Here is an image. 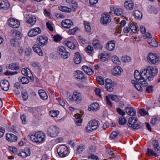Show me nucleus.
<instances>
[{
  "mask_svg": "<svg viewBox=\"0 0 160 160\" xmlns=\"http://www.w3.org/2000/svg\"><path fill=\"white\" fill-rule=\"evenodd\" d=\"M32 48L34 51L36 52L38 55L40 56H43V52L39 45L36 44H34L33 45Z\"/></svg>",
  "mask_w": 160,
  "mask_h": 160,
  "instance_id": "nucleus-27",
  "label": "nucleus"
},
{
  "mask_svg": "<svg viewBox=\"0 0 160 160\" xmlns=\"http://www.w3.org/2000/svg\"><path fill=\"white\" fill-rule=\"evenodd\" d=\"M138 121V119L137 118L130 117L128 120V125L129 127H132V125L136 123Z\"/></svg>",
  "mask_w": 160,
  "mask_h": 160,
  "instance_id": "nucleus-33",
  "label": "nucleus"
},
{
  "mask_svg": "<svg viewBox=\"0 0 160 160\" xmlns=\"http://www.w3.org/2000/svg\"><path fill=\"white\" fill-rule=\"evenodd\" d=\"M129 27L130 29L133 32L135 33L137 32V29L136 26L135 25L133 24H131L130 25Z\"/></svg>",
  "mask_w": 160,
  "mask_h": 160,
  "instance_id": "nucleus-57",
  "label": "nucleus"
},
{
  "mask_svg": "<svg viewBox=\"0 0 160 160\" xmlns=\"http://www.w3.org/2000/svg\"><path fill=\"white\" fill-rule=\"evenodd\" d=\"M64 43L67 46L72 49H74L76 47L74 43L72 42L65 41Z\"/></svg>",
  "mask_w": 160,
  "mask_h": 160,
  "instance_id": "nucleus-39",
  "label": "nucleus"
},
{
  "mask_svg": "<svg viewBox=\"0 0 160 160\" xmlns=\"http://www.w3.org/2000/svg\"><path fill=\"white\" fill-rule=\"evenodd\" d=\"M115 42L114 41H109L106 44V47L109 51H111L114 49Z\"/></svg>",
  "mask_w": 160,
  "mask_h": 160,
  "instance_id": "nucleus-25",
  "label": "nucleus"
},
{
  "mask_svg": "<svg viewBox=\"0 0 160 160\" xmlns=\"http://www.w3.org/2000/svg\"><path fill=\"white\" fill-rule=\"evenodd\" d=\"M113 85L111 84H106L105 88L106 90L110 92L113 91Z\"/></svg>",
  "mask_w": 160,
  "mask_h": 160,
  "instance_id": "nucleus-46",
  "label": "nucleus"
},
{
  "mask_svg": "<svg viewBox=\"0 0 160 160\" xmlns=\"http://www.w3.org/2000/svg\"><path fill=\"white\" fill-rule=\"evenodd\" d=\"M60 56L63 58L67 59L70 56V53L66 51V52L62 53L60 55Z\"/></svg>",
  "mask_w": 160,
  "mask_h": 160,
  "instance_id": "nucleus-56",
  "label": "nucleus"
},
{
  "mask_svg": "<svg viewBox=\"0 0 160 160\" xmlns=\"http://www.w3.org/2000/svg\"><path fill=\"white\" fill-rule=\"evenodd\" d=\"M148 62L150 64H155L158 63L159 61V58L154 53H150L147 57Z\"/></svg>",
  "mask_w": 160,
  "mask_h": 160,
  "instance_id": "nucleus-3",
  "label": "nucleus"
},
{
  "mask_svg": "<svg viewBox=\"0 0 160 160\" xmlns=\"http://www.w3.org/2000/svg\"><path fill=\"white\" fill-rule=\"evenodd\" d=\"M58 9L60 11L67 13L70 12L72 11L71 8L64 6H60L58 7Z\"/></svg>",
  "mask_w": 160,
  "mask_h": 160,
  "instance_id": "nucleus-37",
  "label": "nucleus"
},
{
  "mask_svg": "<svg viewBox=\"0 0 160 160\" xmlns=\"http://www.w3.org/2000/svg\"><path fill=\"white\" fill-rule=\"evenodd\" d=\"M6 139L10 142L17 141L18 138L17 136L12 133L8 134L6 137Z\"/></svg>",
  "mask_w": 160,
  "mask_h": 160,
  "instance_id": "nucleus-26",
  "label": "nucleus"
},
{
  "mask_svg": "<svg viewBox=\"0 0 160 160\" xmlns=\"http://www.w3.org/2000/svg\"><path fill=\"white\" fill-rule=\"evenodd\" d=\"M145 74H147V72L145 71V69L142 70V71H141L140 73L138 70H135L134 73V78L136 80H138L140 79Z\"/></svg>",
  "mask_w": 160,
  "mask_h": 160,
  "instance_id": "nucleus-18",
  "label": "nucleus"
},
{
  "mask_svg": "<svg viewBox=\"0 0 160 160\" xmlns=\"http://www.w3.org/2000/svg\"><path fill=\"white\" fill-rule=\"evenodd\" d=\"M146 154L148 156H154L155 157H158L159 156L155 151L149 148H148Z\"/></svg>",
  "mask_w": 160,
  "mask_h": 160,
  "instance_id": "nucleus-35",
  "label": "nucleus"
},
{
  "mask_svg": "<svg viewBox=\"0 0 160 160\" xmlns=\"http://www.w3.org/2000/svg\"><path fill=\"white\" fill-rule=\"evenodd\" d=\"M99 104L95 102L88 106V110L89 111L96 110L99 109Z\"/></svg>",
  "mask_w": 160,
  "mask_h": 160,
  "instance_id": "nucleus-34",
  "label": "nucleus"
},
{
  "mask_svg": "<svg viewBox=\"0 0 160 160\" xmlns=\"http://www.w3.org/2000/svg\"><path fill=\"white\" fill-rule=\"evenodd\" d=\"M112 61L115 64L119 65L121 63V62L118 58L116 56H113L111 58Z\"/></svg>",
  "mask_w": 160,
  "mask_h": 160,
  "instance_id": "nucleus-42",
  "label": "nucleus"
},
{
  "mask_svg": "<svg viewBox=\"0 0 160 160\" xmlns=\"http://www.w3.org/2000/svg\"><path fill=\"white\" fill-rule=\"evenodd\" d=\"M125 110L127 114L130 116H134L136 115V112L133 107H126Z\"/></svg>",
  "mask_w": 160,
  "mask_h": 160,
  "instance_id": "nucleus-20",
  "label": "nucleus"
},
{
  "mask_svg": "<svg viewBox=\"0 0 160 160\" xmlns=\"http://www.w3.org/2000/svg\"><path fill=\"white\" fill-rule=\"evenodd\" d=\"M74 76L75 78L80 80L81 81H85L86 80V78L84 76V73L81 71H76L74 73Z\"/></svg>",
  "mask_w": 160,
  "mask_h": 160,
  "instance_id": "nucleus-11",
  "label": "nucleus"
},
{
  "mask_svg": "<svg viewBox=\"0 0 160 160\" xmlns=\"http://www.w3.org/2000/svg\"><path fill=\"white\" fill-rule=\"evenodd\" d=\"M124 6L127 9L132 10L134 7L133 2L132 0L127 1L124 2Z\"/></svg>",
  "mask_w": 160,
  "mask_h": 160,
  "instance_id": "nucleus-24",
  "label": "nucleus"
},
{
  "mask_svg": "<svg viewBox=\"0 0 160 160\" xmlns=\"http://www.w3.org/2000/svg\"><path fill=\"white\" fill-rule=\"evenodd\" d=\"M58 52L60 55L63 52H66V51L65 48L62 46H59L58 48Z\"/></svg>",
  "mask_w": 160,
  "mask_h": 160,
  "instance_id": "nucleus-54",
  "label": "nucleus"
},
{
  "mask_svg": "<svg viewBox=\"0 0 160 160\" xmlns=\"http://www.w3.org/2000/svg\"><path fill=\"white\" fill-rule=\"evenodd\" d=\"M152 144L154 150L158 154L160 153V147L159 143L157 140H154L152 142Z\"/></svg>",
  "mask_w": 160,
  "mask_h": 160,
  "instance_id": "nucleus-22",
  "label": "nucleus"
},
{
  "mask_svg": "<svg viewBox=\"0 0 160 160\" xmlns=\"http://www.w3.org/2000/svg\"><path fill=\"white\" fill-rule=\"evenodd\" d=\"M111 21L110 16L108 13L102 14V17L100 19L101 23L105 26L107 25Z\"/></svg>",
  "mask_w": 160,
  "mask_h": 160,
  "instance_id": "nucleus-6",
  "label": "nucleus"
},
{
  "mask_svg": "<svg viewBox=\"0 0 160 160\" xmlns=\"http://www.w3.org/2000/svg\"><path fill=\"white\" fill-rule=\"evenodd\" d=\"M82 68L85 73L88 75L91 76L93 74V71L87 66H83Z\"/></svg>",
  "mask_w": 160,
  "mask_h": 160,
  "instance_id": "nucleus-28",
  "label": "nucleus"
},
{
  "mask_svg": "<svg viewBox=\"0 0 160 160\" xmlns=\"http://www.w3.org/2000/svg\"><path fill=\"white\" fill-rule=\"evenodd\" d=\"M123 71L122 69L119 66L115 67L112 71V74L114 76L120 75Z\"/></svg>",
  "mask_w": 160,
  "mask_h": 160,
  "instance_id": "nucleus-23",
  "label": "nucleus"
},
{
  "mask_svg": "<svg viewBox=\"0 0 160 160\" xmlns=\"http://www.w3.org/2000/svg\"><path fill=\"white\" fill-rule=\"evenodd\" d=\"M117 112L120 115L124 116L125 115V112L123 110L119 108H117Z\"/></svg>",
  "mask_w": 160,
  "mask_h": 160,
  "instance_id": "nucleus-63",
  "label": "nucleus"
},
{
  "mask_svg": "<svg viewBox=\"0 0 160 160\" xmlns=\"http://www.w3.org/2000/svg\"><path fill=\"white\" fill-rule=\"evenodd\" d=\"M30 138L32 141L38 143L42 142L45 140V134L42 132L36 133L34 135H32Z\"/></svg>",
  "mask_w": 160,
  "mask_h": 160,
  "instance_id": "nucleus-1",
  "label": "nucleus"
},
{
  "mask_svg": "<svg viewBox=\"0 0 160 160\" xmlns=\"http://www.w3.org/2000/svg\"><path fill=\"white\" fill-rule=\"evenodd\" d=\"M98 57L101 61H105L108 60V59L110 57V56L108 54L104 52L101 54Z\"/></svg>",
  "mask_w": 160,
  "mask_h": 160,
  "instance_id": "nucleus-36",
  "label": "nucleus"
},
{
  "mask_svg": "<svg viewBox=\"0 0 160 160\" xmlns=\"http://www.w3.org/2000/svg\"><path fill=\"white\" fill-rule=\"evenodd\" d=\"M131 60L130 57L126 55L122 57L121 60L122 62L125 63H127L130 62Z\"/></svg>",
  "mask_w": 160,
  "mask_h": 160,
  "instance_id": "nucleus-45",
  "label": "nucleus"
},
{
  "mask_svg": "<svg viewBox=\"0 0 160 160\" xmlns=\"http://www.w3.org/2000/svg\"><path fill=\"white\" fill-rule=\"evenodd\" d=\"M48 135L52 137H55L58 136L59 132L58 128L54 126H51L48 129Z\"/></svg>",
  "mask_w": 160,
  "mask_h": 160,
  "instance_id": "nucleus-4",
  "label": "nucleus"
},
{
  "mask_svg": "<svg viewBox=\"0 0 160 160\" xmlns=\"http://www.w3.org/2000/svg\"><path fill=\"white\" fill-rule=\"evenodd\" d=\"M145 70L147 72V75L150 77H151L152 79L154 76L156 75L158 72V68L155 66L152 67L149 66L145 69Z\"/></svg>",
  "mask_w": 160,
  "mask_h": 160,
  "instance_id": "nucleus-5",
  "label": "nucleus"
},
{
  "mask_svg": "<svg viewBox=\"0 0 160 160\" xmlns=\"http://www.w3.org/2000/svg\"><path fill=\"white\" fill-rule=\"evenodd\" d=\"M22 94L23 100L24 101L26 100L28 97V94L27 91L25 90H23L22 92Z\"/></svg>",
  "mask_w": 160,
  "mask_h": 160,
  "instance_id": "nucleus-51",
  "label": "nucleus"
},
{
  "mask_svg": "<svg viewBox=\"0 0 160 160\" xmlns=\"http://www.w3.org/2000/svg\"><path fill=\"white\" fill-rule=\"evenodd\" d=\"M149 44L153 47H157L158 45L156 41L154 39H152L148 41Z\"/></svg>",
  "mask_w": 160,
  "mask_h": 160,
  "instance_id": "nucleus-48",
  "label": "nucleus"
},
{
  "mask_svg": "<svg viewBox=\"0 0 160 160\" xmlns=\"http://www.w3.org/2000/svg\"><path fill=\"white\" fill-rule=\"evenodd\" d=\"M57 152L59 155L62 157H66L69 153L68 148L64 145L59 146L57 149Z\"/></svg>",
  "mask_w": 160,
  "mask_h": 160,
  "instance_id": "nucleus-2",
  "label": "nucleus"
},
{
  "mask_svg": "<svg viewBox=\"0 0 160 160\" xmlns=\"http://www.w3.org/2000/svg\"><path fill=\"white\" fill-rule=\"evenodd\" d=\"M31 152L29 148H27L24 150H21L18 152V154L21 157L25 158L30 155Z\"/></svg>",
  "mask_w": 160,
  "mask_h": 160,
  "instance_id": "nucleus-13",
  "label": "nucleus"
},
{
  "mask_svg": "<svg viewBox=\"0 0 160 160\" xmlns=\"http://www.w3.org/2000/svg\"><path fill=\"white\" fill-rule=\"evenodd\" d=\"M10 4L7 0H0V9L4 10H7L10 7Z\"/></svg>",
  "mask_w": 160,
  "mask_h": 160,
  "instance_id": "nucleus-14",
  "label": "nucleus"
},
{
  "mask_svg": "<svg viewBox=\"0 0 160 160\" xmlns=\"http://www.w3.org/2000/svg\"><path fill=\"white\" fill-rule=\"evenodd\" d=\"M127 122V120L126 118L123 117H120L119 118L118 121L119 124L121 125H124Z\"/></svg>",
  "mask_w": 160,
  "mask_h": 160,
  "instance_id": "nucleus-49",
  "label": "nucleus"
},
{
  "mask_svg": "<svg viewBox=\"0 0 160 160\" xmlns=\"http://www.w3.org/2000/svg\"><path fill=\"white\" fill-rule=\"evenodd\" d=\"M13 35L17 39L19 40L21 39L22 38L21 34L18 31H14L13 32Z\"/></svg>",
  "mask_w": 160,
  "mask_h": 160,
  "instance_id": "nucleus-43",
  "label": "nucleus"
},
{
  "mask_svg": "<svg viewBox=\"0 0 160 160\" xmlns=\"http://www.w3.org/2000/svg\"><path fill=\"white\" fill-rule=\"evenodd\" d=\"M6 68L7 69L12 70H17L19 69L18 64L16 63L8 64L7 65Z\"/></svg>",
  "mask_w": 160,
  "mask_h": 160,
  "instance_id": "nucleus-30",
  "label": "nucleus"
},
{
  "mask_svg": "<svg viewBox=\"0 0 160 160\" xmlns=\"http://www.w3.org/2000/svg\"><path fill=\"white\" fill-rule=\"evenodd\" d=\"M0 86L3 90L6 91H8L9 89V83L7 80H2L0 82Z\"/></svg>",
  "mask_w": 160,
  "mask_h": 160,
  "instance_id": "nucleus-16",
  "label": "nucleus"
},
{
  "mask_svg": "<svg viewBox=\"0 0 160 160\" xmlns=\"http://www.w3.org/2000/svg\"><path fill=\"white\" fill-rule=\"evenodd\" d=\"M134 86L138 91H142V88L140 84L139 83H137L136 84L134 85Z\"/></svg>",
  "mask_w": 160,
  "mask_h": 160,
  "instance_id": "nucleus-64",
  "label": "nucleus"
},
{
  "mask_svg": "<svg viewBox=\"0 0 160 160\" xmlns=\"http://www.w3.org/2000/svg\"><path fill=\"white\" fill-rule=\"evenodd\" d=\"M37 39L39 42L40 45L41 46H43L46 45L48 43V38L47 37H44L42 36H38Z\"/></svg>",
  "mask_w": 160,
  "mask_h": 160,
  "instance_id": "nucleus-19",
  "label": "nucleus"
},
{
  "mask_svg": "<svg viewBox=\"0 0 160 160\" xmlns=\"http://www.w3.org/2000/svg\"><path fill=\"white\" fill-rule=\"evenodd\" d=\"M32 52V50L31 48L28 47L25 49V53L27 56L30 55Z\"/></svg>",
  "mask_w": 160,
  "mask_h": 160,
  "instance_id": "nucleus-58",
  "label": "nucleus"
},
{
  "mask_svg": "<svg viewBox=\"0 0 160 160\" xmlns=\"http://www.w3.org/2000/svg\"><path fill=\"white\" fill-rule=\"evenodd\" d=\"M89 122L90 123L91 127H92V129L94 130L97 129L99 127V122L97 120H93L90 121Z\"/></svg>",
  "mask_w": 160,
  "mask_h": 160,
  "instance_id": "nucleus-29",
  "label": "nucleus"
},
{
  "mask_svg": "<svg viewBox=\"0 0 160 160\" xmlns=\"http://www.w3.org/2000/svg\"><path fill=\"white\" fill-rule=\"evenodd\" d=\"M62 26L66 28H70L73 25V22L70 20L66 19L62 20Z\"/></svg>",
  "mask_w": 160,
  "mask_h": 160,
  "instance_id": "nucleus-17",
  "label": "nucleus"
},
{
  "mask_svg": "<svg viewBox=\"0 0 160 160\" xmlns=\"http://www.w3.org/2000/svg\"><path fill=\"white\" fill-rule=\"evenodd\" d=\"M133 14L136 18L139 20L141 19L142 17V13L138 10L134 11L133 12Z\"/></svg>",
  "mask_w": 160,
  "mask_h": 160,
  "instance_id": "nucleus-38",
  "label": "nucleus"
},
{
  "mask_svg": "<svg viewBox=\"0 0 160 160\" xmlns=\"http://www.w3.org/2000/svg\"><path fill=\"white\" fill-rule=\"evenodd\" d=\"M85 50L87 53L89 54H92L93 52V47L90 45L86 47Z\"/></svg>",
  "mask_w": 160,
  "mask_h": 160,
  "instance_id": "nucleus-47",
  "label": "nucleus"
},
{
  "mask_svg": "<svg viewBox=\"0 0 160 160\" xmlns=\"http://www.w3.org/2000/svg\"><path fill=\"white\" fill-rule=\"evenodd\" d=\"M84 23L86 31L88 32H89L91 29L90 23L87 22H84Z\"/></svg>",
  "mask_w": 160,
  "mask_h": 160,
  "instance_id": "nucleus-61",
  "label": "nucleus"
},
{
  "mask_svg": "<svg viewBox=\"0 0 160 160\" xmlns=\"http://www.w3.org/2000/svg\"><path fill=\"white\" fill-rule=\"evenodd\" d=\"M8 23L10 27L13 28H18L20 25V22L17 19L10 18L8 20Z\"/></svg>",
  "mask_w": 160,
  "mask_h": 160,
  "instance_id": "nucleus-12",
  "label": "nucleus"
},
{
  "mask_svg": "<svg viewBox=\"0 0 160 160\" xmlns=\"http://www.w3.org/2000/svg\"><path fill=\"white\" fill-rule=\"evenodd\" d=\"M36 21V19L35 16H30L27 18L26 22L32 26L35 24Z\"/></svg>",
  "mask_w": 160,
  "mask_h": 160,
  "instance_id": "nucleus-21",
  "label": "nucleus"
},
{
  "mask_svg": "<svg viewBox=\"0 0 160 160\" xmlns=\"http://www.w3.org/2000/svg\"><path fill=\"white\" fill-rule=\"evenodd\" d=\"M72 101L75 102L77 103H80L82 99V96L81 94L76 91L73 92V94L72 96Z\"/></svg>",
  "mask_w": 160,
  "mask_h": 160,
  "instance_id": "nucleus-9",
  "label": "nucleus"
},
{
  "mask_svg": "<svg viewBox=\"0 0 160 160\" xmlns=\"http://www.w3.org/2000/svg\"><path fill=\"white\" fill-rule=\"evenodd\" d=\"M148 79L149 81L152 80V78L148 76L147 74H145L138 80V82L142 87H146L148 85V83L146 81V80Z\"/></svg>",
  "mask_w": 160,
  "mask_h": 160,
  "instance_id": "nucleus-8",
  "label": "nucleus"
},
{
  "mask_svg": "<svg viewBox=\"0 0 160 160\" xmlns=\"http://www.w3.org/2000/svg\"><path fill=\"white\" fill-rule=\"evenodd\" d=\"M22 74L25 76H27L31 80H34V78L32 76L30 70L27 68H23L22 69Z\"/></svg>",
  "mask_w": 160,
  "mask_h": 160,
  "instance_id": "nucleus-15",
  "label": "nucleus"
},
{
  "mask_svg": "<svg viewBox=\"0 0 160 160\" xmlns=\"http://www.w3.org/2000/svg\"><path fill=\"white\" fill-rule=\"evenodd\" d=\"M148 79L149 81L152 80V78L148 76L147 74H145L138 80V82L142 87H146L148 85V83L146 81V80Z\"/></svg>",
  "mask_w": 160,
  "mask_h": 160,
  "instance_id": "nucleus-7",
  "label": "nucleus"
},
{
  "mask_svg": "<svg viewBox=\"0 0 160 160\" xmlns=\"http://www.w3.org/2000/svg\"><path fill=\"white\" fill-rule=\"evenodd\" d=\"M19 82H21L22 84L28 83L29 82V80L27 78L25 77H20L18 78Z\"/></svg>",
  "mask_w": 160,
  "mask_h": 160,
  "instance_id": "nucleus-41",
  "label": "nucleus"
},
{
  "mask_svg": "<svg viewBox=\"0 0 160 160\" xmlns=\"http://www.w3.org/2000/svg\"><path fill=\"white\" fill-rule=\"evenodd\" d=\"M38 93L41 99L46 100L48 99V96L47 93L43 90L40 89L38 91Z\"/></svg>",
  "mask_w": 160,
  "mask_h": 160,
  "instance_id": "nucleus-32",
  "label": "nucleus"
},
{
  "mask_svg": "<svg viewBox=\"0 0 160 160\" xmlns=\"http://www.w3.org/2000/svg\"><path fill=\"white\" fill-rule=\"evenodd\" d=\"M92 44L95 48L99 49H100L102 48V46L101 44H100L98 40H94Z\"/></svg>",
  "mask_w": 160,
  "mask_h": 160,
  "instance_id": "nucleus-40",
  "label": "nucleus"
},
{
  "mask_svg": "<svg viewBox=\"0 0 160 160\" xmlns=\"http://www.w3.org/2000/svg\"><path fill=\"white\" fill-rule=\"evenodd\" d=\"M80 54L78 52H76L75 53L74 60V62L76 64L80 63L81 61L82 58Z\"/></svg>",
  "mask_w": 160,
  "mask_h": 160,
  "instance_id": "nucleus-31",
  "label": "nucleus"
},
{
  "mask_svg": "<svg viewBox=\"0 0 160 160\" xmlns=\"http://www.w3.org/2000/svg\"><path fill=\"white\" fill-rule=\"evenodd\" d=\"M114 13L116 15H121L123 14V11L121 8H117L114 11Z\"/></svg>",
  "mask_w": 160,
  "mask_h": 160,
  "instance_id": "nucleus-59",
  "label": "nucleus"
},
{
  "mask_svg": "<svg viewBox=\"0 0 160 160\" xmlns=\"http://www.w3.org/2000/svg\"><path fill=\"white\" fill-rule=\"evenodd\" d=\"M85 149L84 146L83 145H79L77 150V154H79L82 153Z\"/></svg>",
  "mask_w": 160,
  "mask_h": 160,
  "instance_id": "nucleus-53",
  "label": "nucleus"
},
{
  "mask_svg": "<svg viewBox=\"0 0 160 160\" xmlns=\"http://www.w3.org/2000/svg\"><path fill=\"white\" fill-rule=\"evenodd\" d=\"M119 133L118 131L112 132L111 133L110 137L111 139H113L118 136Z\"/></svg>",
  "mask_w": 160,
  "mask_h": 160,
  "instance_id": "nucleus-52",
  "label": "nucleus"
},
{
  "mask_svg": "<svg viewBox=\"0 0 160 160\" xmlns=\"http://www.w3.org/2000/svg\"><path fill=\"white\" fill-rule=\"evenodd\" d=\"M41 32V30L39 27H36L30 29L28 33V35L30 37L35 36Z\"/></svg>",
  "mask_w": 160,
  "mask_h": 160,
  "instance_id": "nucleus-10",
  "label": "nucleus"
},
{
  "mask_svg": "<svg viewBox=\"0 0 160 160\" xmlns=\"http://www.w3.org/2000/svg\"><path fill=\"white\" fill-rule=\"evenodd\" d=\"M74 122L77 126H79L81 123L82 122V119L79 115L77 116H75Z\"/></svg>",
  "mask_w": 160,
  "mask_h": 160,
  "instance_id": "nucleus-44",
  "label": "nucleus"
},
{
  "mask_svg": "<svg viewBox=\"0 0 160 160\" xmlns=\"http://www.w3.org/2000/svg\"><path fill=\"white\" fill-rule=\"evenodd\" d=\"M93 130H94V129H93L92 127H91V125L90 124V123L88 122L87 126L86 128V132L88 133L91 132Z\"/></svg>",
  "mask_w": 160,
  "mask_h": 160,
  "instance_id": "nucleus-60",
  "label": "nucleus"
},
{
  "mask_svg": "<svg viewBox=\"0 0 160 160\" xmlns=\"http://www.w3.org/2000/svg\"><path fill=\"white\" fill-rule=\"evenodd\" d=\"M70 7L72 10L75 11L77 8L78 5L77 3L73 1V2H72L70 4Z\"/></svg>",
  "mask_w": 160,
  "mask_h": 160,
  "instance_id": "nucleus-55",
  "label": "nucleus"
},
{
  "mask_svg": "<svg viewBox=\"0 0 160 160\" xmlns=\"http://www.w3.org/2000/svg\"><path fill=\"white\" fill-rule=\"evenodd\" d=\"M53 38L54 41L56 42L60 41L62 39V38L61 36L58 35L54 36Z\"/></svg>",
  "mask_w": 160,
  "mask_h": 160,
  "instance_id": "nucleus-62",
  "label": "nucleus"
},
{
  "mask_svg": "<svg viewBox=\"0 0 160 160\" xmlns=\"http://www.w3.org/2000/svg\"><path fill=\"white\" fill-rule=\"evenodd\" d=\"M97 80L98 84L103 85L104 84V79L101 76H97L96 77Z\"/></svg>",
  "mask_w": 160,
  "mask_h": 160,
  "instance_id": "nucleus-50",
  "label": "nucleus"
}]
</instances>
